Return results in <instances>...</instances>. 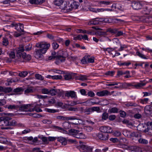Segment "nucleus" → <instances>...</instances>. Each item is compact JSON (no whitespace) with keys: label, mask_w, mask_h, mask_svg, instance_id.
I'll return each instance as SVG.
<instances>
[{"label":"nucleus","mask_w":152,"mask_h":152,"mask_svg":"<svg viewBox=\"0 0 152 152\" xmlns=\"http://www.w3.org/2000/svg\"><path fill=\"white\" fill-rule=\"evenodd\" d=\"M130 136L132 139H134L135 138H138L141 137L140 133L138 132H133L130 133Z\"/></svg>","instance_id":"obj_17"},{"label":"nucleus","mask_w":152,"mask_h":152,"mask_svg":"<svg viewBox=\"0 0 152 152\" xmlns=\"http://www.w3.org/2000/svg\"><path fill=\"white\" fill-rule=\"evenodd\" d=\"M136 54L140 58L145 59H147L148 58V56H146L145 55L140 53V52L137 51L136 53Z\"/></svg>","instance_id":"obj_26"},{"label":"nucleus","mask_w":152,"mask_h":152,"mask_svg":"<svg viewBox=\"0 0 152 152\" xmlns=\"http://www.w3.org/2000/svg\"><path fill=\"white\" fill-rule=\"evenodd\" d=\"M113 42L114 44L119 45L120 43L119 39L117 38H114L113 39Z\"/></svg>","instance_id":"obj_55"},{"label":"nucleus","mask_w":152,"mask_h":152,"mask_svg":"<svg viewBox=\"0 0 152 152\" xmlns=\"http://www.w3.org/2000/svg\"><path fill=\"white\" fill-rule=\"evenodd\" d=\"M61 8L65 12H68L72 10L71 4L68 1H64Z\"/></svg>","instance_id":"obj_6"},{"label":"nucleus","mask_w":152,"mask_h":152,"mask_svg":"<svg viewBox=\"0 0 152 152\" xmlns=\"http://www.w3.org/2000/svg\"><path fill=\"white\" fill-rule=\"evenodd\" d=\"M52 46L54 50L57 49L59 46L58 44L56 42H54L52 44Z\"/></svg>","instance_id":"obj_50"},{"label":"nucleus","mask_w":152,"mask_h":152,"mask_svg":"<svg viewBox=\"0 0 152 152\" xmlns=\"http://www.w3.org/2000/svg\"><path fill=\"white\" fill-rule=\"evenodd\" d=\"M101 19L102 20V21L101 22H102L104 23H111V20L110 19L108 18H101Z\"/></svg>","instance_id":"obj_37"},{"label":"nucleus","mask_w":152,"mask_h":152,"mask_svg":"<svg viewBox=\"0 0 152 152\" xmlns=\"http://www.w3.org/2000/svg\"><path fill=\"white\" fill-rule=\"evenodd\" d=\"M65 118L66 120H77L81 121L80 119H79L78 118H77L75 116H70L67 117H66Z\"/></svg>","instance_id":"obj_34"},{"label":"nucleus","mask_w":152,"mask_h":152,"mask_svg":"<svg viewBox=\"0 0 152 152\" xmlns=\"http://www.w3.org/2000/svg\"><path fill=\"white\" fill-rule=\"evenodd\" d=\"M65 96L68 98L70 97L71 98H73L77 97L76 92L74 91H67L65 93Z\"/></svg>","instance_id":"obj_15"},{"label":"nucleus","mask_w":152,"mask_h":152,"mask_svg":"<svg viewBox=\"0 0 152 152\" xmlns=\"http://www.w3.org/2000/svg\"><path fill=\"white\" fill-rule=\"evenodd\" d=\"M79 143L80 144L81 148L85 151L88 152H91L92 151L94 148L93 147L83 144V143L80 141L79 142Z\"/></svg>","instance_id":"obj_10"},{"label":"nucleus","mask_w":152,"mask_h":152,"mask_svg":"<svg viewBox=\"0 0 152 152\" xmlns=\"http://www.w3.org/2000/svg\"><path fill=\"white\" fill-rule=\"evenodd\" d=\"M110 140L113 143L118 142V139L117 138H110Z\"/></svg>","instance_id":"obj_58"},{"label":"nucleus","mask_w":152,"mask_h":152,"mask_svg":"<svg viewBox=\"0 0 152 152\" xmlns=\"http://www.w3.org/2000/svg\"><path fill=\"white\" fill-rule=\"evenodd\" d=\"M118 64V65L120 66H128L131 64V62L129 61L124 62H119Z\"/></svg>","instance_id":"obj_27"},{"label":"nucleus","mask_w":152,"mask_h":152,"mask_svg":"<svg viewBox=\"0 0 152 152\" xmlns=\"http://www.w3.org/2000/svg\"><path fill=\"white\" fill-rule=\"evenodd\" d=\"M6 103L5 100L4 99H0V106H3Z\"/></svg>","instance_id":"obj_60"},{"label":"nucleus","mask_w":152,"mask_h":152,"mask_svg":"<svg viewBox=\"0 0 152 152\" xmlns=\"http://www.w3.org/2000/svg\"><path fill=\"white\" fill-rule=\"evenodd\" d=\"M18 105H9L7 106V107L9 109H15V110H18Z\"/></svg>","instance_id":"obj_35"},{"label":"nucleus","mask_w":152,"mask_h":152,"mask_svg":"<svg viewBox=\"0 0 152 152\" xmlns=\"http://www.w3.org/2000/svg\"><path fill=\"white\" fill-rule=\"evenodd\" d=\"M69 132L70 134L77 138L85 139L86 138V136L84 134L77 130L71 129L69 130Z\"/></svg>","instance_id":"obj_5"},{"label":"nucleus","mask_w":152,"mask_h":152,"mask_svg":"<svg viewBox=\"0 0 152 152\" xmlns=\"http://www.w3.org/2000/svg\"><path fill=\"white\" fill-rule=\"evenodd\" d=\"M40 105L35 102L32 104H23L18 106V109L21 111L32 112L34 111L37 112H41L42 110L39 108Z\"/></svg>","instance_id":"obj_2"},{"label":"nucleus","mask_w":152,"mask_h":152,"mask_svg":"<svg viewBox=\"0 0 152 152\" xmlns=\"http://www.w3.org/2000/svg\"><path fill=\"white\" fill-rule=\"evenodd\" d=\"M139 142L141 144H147L148 143V140L143 139L140 138L138 140Z\"/></svg>","instance_id":"obj_36"},{"label":"nucleus","mask_w":152,"mask_h":152,"mask_svg":"<svg viewBox=\"0 0 152 152\" xmlns=\"http://www.w3.org/2000/svg\"><path fill=\"white\" fill-rule=\"evenodd\" d=\"M64 1V0H55L54 3L55 5L60 6L61 7Z\"/></svg>","instance_id":"obj_28"},{"label":"nucleus","mask_w":152,"mask_h":152,"mask_svg":"<svg viewBox=\"0 0 152 152\" xmlns=\"http://www.w3.org/2000/svg\"><path fill=\"white\" fill-rule=\"evenodd\" d=\"M8 141L7 139L2 137H0V143H4Z\"/></svg>","instance_id":"obj_49"},{"label":"nucleus","mask_w":152,"mask_h":152,"mask_svg":"<svg viewBox=\"0 0 152 152\" xmlns=\"http://www.w3.org/2000/svg\"><path fill=\"white\" fill-rule=\"evenodd\" d=\"M102 20L101 18H94L91 20L88 23V25H96L99 23V22H101Z\"/></svg>","instance_id":"obj_12"},{"label":"nucleus","mask_w":152,"mask_h":152,"mask_svg":"<svg viewBox=\"0 0 152 152\" xmlns=\"http://www.w3.org/2000/svg\"><path fill=\"white\" fill-rule=\"evenodd\" d=\"M97 136L99 139L103 140H106L108 138V135L107 134L99 133L98 134Z\"/></svg>","instance_id":"obj_18"},{"label":"nucleus","mask_w":152,"mask_h":152,"mask_svg":"<svg viewBox=\"0 0 152 152\" xmlns=\"http://www.w3.org/2000/svg\"><path fill=\"white\" fill-rule=\"evenodd\" d=\"M42 93L44 94H48L49 93V91L47 89L44 88L41 90Z\"/></svg>","instance_id":"obj_56"},{"label":"nucleus","mask_w":152,"mask_h":152,"mask_svg":"<svg viewBox=\"0 0 152 152\" xmlns=\"http://www.w3.org/2000/svg\"><path fill=\"white\" fill-rule=\"evenodd\" d=\"M35 89L33 87H27L25 90L24 93L26 94H28L34 92Z\"/></svg>","instance_id":"obj_20"},{"label":"nucleus","mask_w":152,"mask_h":152,"mask_svg":"<svg viewBox=\"0 0 152 152\" xmlns=\"http://www.w3.org/2000/svg\"><path fill=\"white\" fill-rule=\"evenodd\" d=\"M118 109L116 107H114L111 108H110L108 110V112L110 113H117L118 112Z\"/></svg>","instance_id":"obj_30"},{"label":"nucleus","mask_w":152,"mask_h":152,"mask_svg":"<svg viewBox=\"0 0 152 152\" xmlns=\"http://www.w3.org/2000/svg\"><path fill=\"white\" fill-rule=\"evenodd\" d=\"M106 133H112L113 130L112 128L109 126H106Z\"/></svg>","instance_id":"obj_54"},{"label":"nucleus","mask_w":152,"mask_h":152,"mask_svg":"<svg viewBox=\"0 0 152 152\" xmlns=\"http://www.w3.org/2000/svg\"><path fill=\"white\" fill-rule=\"evenodd\" d=\"M58 141L60 142L62 145H65L67 143V140L64 137H60L57 139Z\"/></svg>","instance_id":"obj_21"},{"label":"nucleus","mask_w":152,"mask_h":152,"mask_svg":"<svg viewBox=\"0 0 152 152\" xmlns=\"http://www.w3.org/2000/svg\"><path fill=\"white\" fill-rule=\"evenodd\" d=\"M149 100V99L148 98H145L144 99H141L140 102L142 104H146L147 103Z\"/></svg>","instance_id":"obj_42"},{"label":"nucleus","mask_w":152,"mask_h":152,"mask_svg":"<svg viewBox=\"0 0 152 152\" xmlns=\"http://www.w3.org/2000/svg\"><path fill=\"white\" fill-rule=\"evenodd\" d=\"M45 111L49 113H55L56 112H58V111L56 110H55L54 109H50L48 108H45Z\"/></svg>","instance_id":"obj_46"},{"label":"nucleus","mask_w":152,"mask_h":152,"mask_svg":"<svg viewBox=\"0 0 152 152\" xmlns=\"http://www.w3.org/2000/svg\"><path fill=\"white\" fill-rule=\"evenodd\" d=\"M4 92L9 93L12 90V89L11 88H4Z\"/></svg>","instance_id":"obj_59"},{"label":"nucleus","mask_w":152,"mask_h":152,"mask_svg":"<svg viewBox=\"0 0 152 152\" xmlns=\"http://www.w3.org/2000/svg\"><path fill=\"white\" fill-rule=\"evenodd\" d=\"M135 103H134L132 102H129L126 103L125 105L126 107H131V106H135Z\"/></svg>","instance_id":"obj_43"},{"label":"nucleus","mask_w":152,"mask_h":152,"mask_svg":"<svg viewBox=\"0 0 152 152\" xmlns=\"http://www.w3.org/2000/svg\"><path fill=\"white\" fill-rule=\"evenodd\" d=\"M132 6L134 9L138 10L141 9L142 5L140 3L134 1L132 3Z\"/></svg>","instance_id":"obj_13"},{"label":"nucleus","mask_w":152,"mask_h":152,"mask_svg":"<svg viewBox=\"0 0 152 152\" xmlns=\"http://www.w3.org/2000/svg\"><path fill=\"white\" fill-rule=\"evenodd\" d=\"M64 77L66 80H68L72 78V75L69 74H67L64 75Z\"/></svg>","instance_id":"obj_39"},{"label":"nucleus","mask_w":152,"mask_h":152,"mask_svg":"<svg viewBox=\"0 0 152 152\" xmlns=\"http://www.w3.org/2000/svg\"><path fill=\"white\" fill-rule=\"evenodd\" d=\"M45 0H29V2L31 4H42Z\"/></svg>","instance_id":"obj_22"},{"label":"nucleus","mask_w":152,"mask_h":152,"mask_svg":"<svg viewBox=\"0 0 152 152\" xmlns=\"http://www.w3.org/2000/svg\"><path fill=\"white\" fill-rule=\"evenodd\" d=\"M32 47L31 45H28L26 46L25 50L26 51H28L31 50Z\"/></svg>","instance_id":"obj_64"},{"label":"nucleus","mask_w":152,"mask_h":152,"mask_svg":"<svg viewBox=\"0 0 152 152\" xmlns=\"http://www.w3.org/2000/svg\"><path fill=\"white\" fill-rule=\"evenodd\" d=\"M87 77L85 75H80L78 78V79L82 81H84L87 80Z\"/></svg>","instance_id":"obj_41"},{"label":"nucleus","mask_w":152,"mask_h":152,"mask_svg":"<svg viewBox=\"0 0 152 152\" xmlns=\"http://www.w3.org/2000/svg\"><path fill=\"white\" fill-rule=\"evenodd\" d=\"M23 91V88L21 87L17 88L13 90V92L15 94H21Z\"/></svg>","instance_id":"obj_24"},{"label":"nucleus","mask_w":152,"mask_h":152,"mask_svg":"<svg viewBox=\"0 0 152 152\" xmlns=\"http://www.w3.org/2000/svg\"><path fill=\"white\" fill-rule=\"evenodd\" d=\"M24 50V46L23 45L16 49V56L18 59V61L21 62L30 60L31 58L30 55H26L25 53H23Z\"/></svg>","instance_id":"obj_3"},{"label":"nucleus","mask_w":152,"mask_h":152,"mask_svg":"<svg viewBox=\"0 0 152 152\" xmlns=\"http://www.w3.org/2000/svg\"><path fill=\"white\" fill-rule=\"evenodd\" d=\"M148 82L145 80H140L139 83H137L134 85H131V84H129L128 85L129 86H133L135 88L139 89L142 87L144 86Z\"/></svg>","instance_id":"obj_7"},{"label":"nucleus","mask_w":152,"mask_h":152,"mask_svg":"<svg viewBox=\"0 0 152 152\" xmlns=\"http://www.w3.org/2000/svg\"><path fill=\"white\" fill-rule=\"evenodd\" d=\"M28 74V72L26 71H23L21 73H20L19 75V76L22 77H25Z\"/></svg>","instance_id":"obj_45"},{"label":"nucleus","mask_w":152,"mask_h":152,"mask_svg":"<svg viewBox=\"0 0 152 152\" xmlns=\"http://www.w3.org/2000/svg\"><path fill=\"white\" fill-rule=\"evenodd\" d=\"M93 112L94 111H98L99 110L100 108L98 107H94L91 108Z\"/></svg>","instance_id":"obj_61"},{"label":"nucleus","mask_w":152,"mask_h":152,"mask_svg":"<svg viewBox=\"0 0 152 152\" xmlns=\"http://www.w3.org/2000/svg\"><path fill=\"white\" fill-rule=\"evenodd\" d=\"M4 118L3 119H1L0 120V126L3 127L4 129H7V127H5L9 126V118Z\"/></svg>","instance_id":"obj_8"},{"label":"nucleus","mask_w":152,"mask_h":152,"mask_svg":"<svg viewBox=\"0 0 152 152\" xmlns=\"http://www.w3.org/2000/svg\"><path fill=\"white\" fill-rule=\"evenodd\" d=\"M112 134L115 136L119 137L121 135V133L119 131H116L114 132H112Z\"/></svg>","instance_id":"obj_38"},{"label":"nucleus","mask_w":152,"mask_h":152,"mask_svg":"<svg viewBox=\"0 0 152 152\" xmlns=\"http://www.w3.org/2000/svg\"><path fill=\"white\" fill-rule=\"evenodd\" d=\"M96 3L97 6L100 7H102L103 5H107L111 3L110 2L107 1H97Z\"/></svg>","instance_id":"obj_19"},{"label":"nucleus","mask_w":152,"mask_h":152,"mask_svg":"<svg viewBox=\"0 0 152 152\" xmlns=\"http://www.w3.org/2000/svg\"><path fill=\"white\" fill-rule=\"evenodd\" d=\"M97 36H99V37L106 36L107 33L106 32L103 31H98L96 33Z\"/></svg>","instance_id":"obj_29"},{"label":"nucleus","mask_w":152,"mask_h":152,"mask_svg":"<svg viewBox=\"0 0 152 152\" xmlns=\"http://www.w3.org/2000/svg\"><path fill=\"white\" fill-rule=\"evenodd\" d=\"M88 56H84L81 60V62L83 64H86L88 63Z\"/></svg>","instance_id":"obj_33"},{"label":"nucleus","mask_w":152,"mask_h":152,"mask_svg":"<svg viewBox=\"0 0 152 152\" xmlns=\"http://www.w3.org/2000/svg\"><path fill=\"white\" fill-rule=\"evenodd\" d=\"M145 111L147 113H152V106L147 105L145 108Z\"/></svg>","instance_id":"obj_23"},{"label":"nucleus","mask_w":152,"mask_h":152,"mask_svg":"<svg viewBox=\"0 0 152 152\" xmlns=\"http://www.w3.org/2000/svg\"><path fill=\"white\" fill-rule=\"evenodd\" d=\"M101 36L99 37V40L101 42H104L105 41H106V39L107 38V37L105 36Z\"/></svg>","instance_id":"obj_57"},{"label":"nucleus","mask_w":152,"mask_h":152,"mask_svg":"<svg viewBox=\"0 0 152 152\" xmlns=\"http://www.w3.org/2000/svg\"><path fill=\"white\" fill-rule=\"evenodd\" d=\"M68 55L66 50H59L58 53L56 63L58 64L59 63L64 62L65 60V58L67 57Z\"/></svg>","instance_id":"obj_4"},{"label":"nucleus","mask_w":152,"mask_h":152,"mask_svg":"<svg viewBox=\"0 0 152 152\" xmlns=\"http://www.w3.org/2000/svg\"><path fill=\"white\" fill-rule=\"evenodd\" d=\"M108 117V114L106 112L102 114V119L103 120H107Z\"/></svg>","instance_id":"obj_44"},{"label":"nucleus","mask_w":152,"mask_h":152,"mask_svg":"<svg viewBox=\"0 0 152 152\" xmlns=\"http://www.w3.org/2000/svg\"><path fill=\"white\" fill-rule=\"evenodd\" d=\"M15 125H17V122L15 120H14L9 121V125L13 126Z\"/></svg>","instance_id":"obj_62"},{"label":"nucleus","mask_w":152,"mask_h":152,"mask_svg":"<svg viewBox=\"0 0 152 152\" xmlns=\"http://www.w3.org/2000/svg\"><path fill=\"white\" fill-rule=\"evenodd\" d=\"M97 96H103L110 95V92L107 90H103L97 92L96 94Z\"/></svg>","instance_id":"obj_14"},{"label":"nucleus","mask_w":152,"mask_h":152,"mask_svg":"<svg viewBox=\"0 0 152 152\" xmlns=\"http://www.w3.org/2000/svg\"><path fill=\"white\" fill-rule=\"evenodd\" d=\"M101 132L103 133H106V126H102L99 128Z\"/></svg>","instance_id":"obj_51"},{"label":"nucleus","mask_w":152,"mask_h":152,"mask_svg":"<svg viewBox=\"0 0 152 152\" xmlns=\"http://www.w3.org/2000/svg\"><path fill=\"white\" fill-rule=\"evenodd\" d=\"M52 78L53 79H61L62 78V76L60 75H55L52 76Z\"/></svg>","instance_id":"obj_52"},{"label":"nucleus","mask_w":152,"mask_h":152,"mask_svg":"<svg viewBox=\"0 0 152 152\" xmlns=\"http://www.w3.org/2000/svg\"><path fill=\"white\" fill-rule=\"evenodd\" d=\"M87 94L89 96L91 97H93L95 96V94L92 91H89L88 92Z\"/></svg>","instance_id":"obj_63"},{"label":"nucleus","mask_w":152,"mask_h":152,"mask_svg":"<svg viewBox=\"0 0 152 152\" xmlns=\"http://www.w3.org/2000/svg\"><path fill=\"white\" fill-rule=\"evenodd\" d=\"M35 77L38 80H44L43 77L41 75L38 74H36L35 75Z\"/></svg>","instance_id":"obj_48"},{"label":"nucleus","mask_w":152,"mask_h":152,"mask_svg":"<svg viewBox=\"0 0 152 152\" xmlns=\"http://www.w3.org/2000/svg\"><path fill=\"white\" fill-rule=\"evenodd\" d=\"M12 27H15V29L18 31H24L23 25L22 24L20 23H12L11 24Z\"/></svg>","instance_id":"obj_9"},{"label":"nucleus","mask_w":152,"mask_h":152,"mask_svg":"<svg viewBox=\"0 0 152 152\" xmlns=\"http://www.w3.org/2000/svg\"><path fill=\"white\" fill-rule=\"evenodd\" d=\"M57 93V91L56 89H52V90L49 91V93L51 96H54Z\"/></svg>","instance_id":"obj_47"},{"label":"nucleus","mask_w":152,"mask_h":152,"mask_svg":"<svg viewBox=\"0 0 152 152\" xmlns=\"http://www.w3.org/2000/svg\"><path fill=\"white\" fill-rule=\"evenodd\" d=\"M36 47L39 48L35 50L34 56L37 59L41 58L43 54L46 53L50 46L49 43L46 42H41L36 44Z\"/></svg>","instance_id":"obj_1"},{"label":"nucleus","mask_w":152,"mask_h":152,"mask_svg":"<svg viewBox=\"0 0 152 152\" xmlns=\"http://www.w3.org/2000/svg\"><path fill=\"white\" fill-rule=\"evenodd\" d=\"M118 85L117 86H115L113 88H121L122 86L121 84L116 82H112L106 84L107 86H112Z\"/></svg>","instance_id":"obj_16"},{"label":"nucleus","mask_w":152,"mask_h":152,"mask_svg":"<svg viewBox=\"0 0 152 152\" xmlns=\"http://www.w3.org/2000/svg\"><path fill=\"white\" fill-rule=\"evenodd\" d=\"M111 7L113 9L118 10H121L122 9L121 5L119 3L113 4L111 6Z\"/></svg>","instance_id":"obj_25"},{"label":"nucleus","mask_w":152,"mask_h":152,"mask_svg":"<svg viewBox=\"0 0 152 152\" xmlns=\"http://www.w3.org/2000/svg\"><path fill=\"white\" fill-rule=\"evenodd\" d=\"M120 46V48L118 50L119 51H121L124 50L125 48H127V46L125 45H122L121 43L119 45Z\"/></svg>","instance_id":"obj_40"},{"label":"nucleus","mask_w":152,"mask_h":152,"mask_svg":"<svg viewBox=\"0 0 152 152\" xmlns=\"http://www.w3.org/2000/svg\"><path fill=\"white\" fill-rule=\"evenodd\" d=\"M2 44L5 46H7L9 44V41L7 38L4 37L3 38Z\"/></svg>","instance_id":"obj_31"},{"label":"nucleus","mask_w":152,"mask_h":152,"mask_svg":"<svg viewBox=\"0 0 152 152\" xmlns=\"http://www.w3.org/2000/svg\"><path fill=\"white\" fill-rule=\"evenodd\" d=\"M9 56L10 58H14L15 57V54L14 51H11L9 54Z\"/></svg>","instance_id":"obj_53"},{"label":"nucleus","mask_w":152,"mask_h":152,"mask_svg":"<svg viewBox=\"0 0 152 152\" xmlns=\"http://www.w3.org/2000/svg\"><path fill=\"white\" fill-rule=\"evenodd\" d=\"M71 5L72 9L73 8L77 9L78 7L79 3L76 1H74L71 4Z\"/></svg>","instance_id":"obj_32"},{"label":"nucleus","mask_w":152,"mask_h":152,"mask_svg":"<svg viewBox=\"0 0 152 152\" xmlns=\"http://www.w3.org/2000/svg\"><path fill=\"white\" fill-rule=\"evenodd\" d=\"M151 10H152V6L150 4L148 5L145 6L142 11V12L144 14L148 15Z\"/></svg>","instance_id":"obj_11"}]
</instances>
